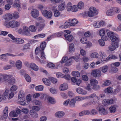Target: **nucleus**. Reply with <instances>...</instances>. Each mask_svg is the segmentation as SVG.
Masks as SVG:
<instances>
[{"instance_id": "f257e3e1", "label": "nucleus", "mask_w": 121, "mask_h": 121, "mask_svg": "<svg viewBox=\"0 0 121 121\" xmlns=\"http://www.w3.org/2000/svg\"><path fill=\"white\" fill-rule=\"evenodd\" d=\"M90 84L92 86V89L95 90H98L99 89L100 86L98 85L97 86L98 82L97 80L95 79H92L90 80Z\"/></svg>"}, {"instance_id": "f03ea898", "label": "nucleus", "mask_w": 121, "mask_h": 121, "mask_svg": "<svg viewBox=\"0 0 121 121\" xmlns=\"http://www.w3.org/2000/svg\"><path fill=\"white\" fill-rule=\"evenodd\" d=\"M91 74L95 78L100 77L102 75L100 70L97 69L92 70Z\"/></svg>"}, {"instance_id": "7ed1b4c3", "label": "nucleus", "mask_w": 121, "mask_h": 121, "mask_svg": "<svg viewBox=\"0 0 121 121\" xmlns=\"http://www.w3.org/2000/svg\"><path fill=\"white\" fill-rule=\"evenodd\" d=\"M98 110L99 114L102 115H106L108 113V111L102 106L99 107Z\"/></svg>"}, {"instance_id": "20e7f679", "label": "nucleus", "mask_w": 121, "mask_h": 121, "mask_svg": "<svg viewBox=\"0 0 121 121\" xmlns=\"http://www.w3.org/2000/svg\"><path fill=\"white\" fill-rule=\"evenodd\" d=\"M118 44L117 43L112 42L111 45L108 47V49L110 51H113L118 47Z\"/></svg>"}, {"instance_id": "39448f33", "label": "nucleus", "mask_w": 121, "mask_h": 121, "mask_svg": "<svg viewBox=\"0 0 121 121\" xmlns=\"http://www.w3.org/2000/svg\"><path fill=\"white\" fill-rule=\"evenodd\" d=\"M42 14L43 16L47 18H50L52 16V13L50 11L45 10L42 12Z\"/></svg>"}, {"instance_id": "423d86ee", "label": "nucleus", "mask_w": 121, "mask_h": 121, "mask_svg": "<svg viewBox=\"0 0 121 121\" xmlns=\"http://www.w3.org/2000/svg\"><path fill=\"white\" fill-rule=\"evenodd\" d=\"M10 27L14 28L17 27L19 26L20 25V23L17 21L15 20H13L9 22Z\"/></svg>"}, {"instance_id": "0eeeda50", "label": "nucleus", "mask_w": 121, "mask_h": 121, "mask_svg": "<svg viewBox=\"0 0 121 121\" xmlns=\"http://www.w3.org/2000/svg\"><path fill=\"white\" fill-rule=\"evenodd\" d=\"M31 16L33 17L36 18L39 16V12L38 10L36 9H33L31 11Z\"/></svg>"}, {"instance_id": "6e6552de", "label": "nucleus", "mask_w": 121, "mask_h": 121, "mask_svg": "<svg viewBox=\"0 0 121 121\" xmlns=\"http://www.w3.org/2000/svg\"><path fill=\"white\" fill-rule=\"evenodd\" d=\"M3 18L5 20L9 21L13 18L12 15L10 13L6 14L3 16Z\"/></svg>"}, {"instance_id": "1a4fd4ad", "label": "nucleus", "mask_w": 121, "mask_h": 121, "mask_svg": "<svg viewBox=\"0 0 121 121\" xmlns=\"http://www.w3.org/2000/svg\"><path fill=\"white\" fill-rule=\"evenodd\" d=\"M9 92V91L8 90H6L5 91L3 94L2 98L0 97V102L3 99L4 100H7Z\"/></svg>"}, {"instance_id": "9d476101", "label": "nucleus", "mask_w": 121, "mask_h": 121, "mask_svg": "<svg viewBox=\"0 0 121 121\" xmlns=\"http://www.w3.org/2000/svg\"><path fill=\"white\" fill-rule=\"evenodd\" d=\"M110 39L112 42H115L113 43H117V44H118L120 39L118 36L114 35Z\"/></svg>"}, {"instance_id": "9b49d317", "label": "nucleus", "mask_w": 121, "mask_h": 121, "mask_svg": "<svg viewBox=\"0 0 121 121\" xmlns=\"http://www.w3.org/2000/svg\"><path fill=\"white\" fill-rule=\"evenodd\" d=\"M28 29L27 27L26 26H24L22 31L26 35L29 36L30 34V32L28 30Z\"/></svg>"}, {"instance_id": "f8f14e48", "label": "nucleus", "mask_w": 121, "mask_h": 121, "mask_svg": "<svg viewBox=\"0 0 121 121\" xmlns=\"http://www.w3.org/2000/svg\"><path fill=\"white\" fill-rule=\"evenodd\" d=\"M2 80H3L5 82H8V81L9 79L12 77L11 75L6 74H2Z\"/></svg>"}, {"instance_id": "ddd939ff", "label": "nucleus", "mask_w": 121, "mask_h": 121, "mask_svg": "<svg viewBox=\"0 0 121 121\" xmlns=\"http://www.w3.org/2000/svg\"><path fill=\"white\" fill-rule=\"evenodd\" d=\"M76 91L78 93L82 95H85L87 93L86 91L80 87L77 88L76 89Z\"/></svg>"}, {"instance_id": "4468645a", "label": "nucleus", "mask_w": 121, "mask_h": 121, "mask_svg": "<svg viewBox=\"0 0 121 121\" xmlns=\"http://www.w3.org/2000/svg\"><path fill=\"white\" fill-rule=\"evenodd\" d=\"M35 24L37 28H38V30L39 31H41L44 28L45 26L44 24H41L37 22H36Z\"/></svg>"}, {"instance_id": "2eb2a0df", "label": "nucleus", "mask_w": 121, "mask_h": 121, "mask_svg": "<svg viewBox=\"0 0 121 121\" xmlns=\"http://www.w3.org/2000/svg\"><path fill=\"white\" fill-rule=\"evenodd\" d=\"M64 112L62 111H59L57 112L55 114V116L58 118H61L64 116Z\"/></svg>"}, {"instance_id": "dca6fc26", "label": "nucleus", "mask_w": 121, "mask_h": 121, "mask_svg": "<svg viewBox=\"0 0 121 121\" xmlns=\"http://www.w3.org/2000/svg\"><path fill=\"white\" fill-rule=\"evenodd\" d=\"M100 55L101 57V59L102 61H107L108 60V58L107 57L106 55L104 53H102V52H101Z\"/></svg>"}, {"instance_id": "f3484780", "label": "nucleus", "mask_w": 121, "mask_h": 121, "mask_svg": "<svg viewBox=\"0 0 121 121\" xmlns=\"http://www.w3.org/2000/svg\"><path fill=\"white\" fill-rule=\"evenodd\" d=\"M68 89L67 84L66 83H64L61 84L60 86V89L61 91H64Z\"/></svg>"}, {"instance_id": "a211bd4d", "label": "nucleus", "mask_w": 121, "mask_h": 121, "mask_svg": "<svg viewBox=\"0 0 121 121\" xmlns=\"http://www.w3.org/2000/svg\"><path fill=\"white\" fill-rule=\"evenodd\" d=\"M106 14L108 16H112L114 15L113 8H111L107 11Z\"/></svg>"}, {"instance_id": "6ab92c4d", "label": "nucleus", "mask_w": 121, "mask_h": 121, "mask_svg": "<svg viewBox=\"0 0 121 121\" xmlns=\"http://www.w3.org/2000/svg\"><path fill=\"white\" fill-rule=\"evenodd\" d=\"M64 36L66 39L69 42L71 41L73 39V38L72 35L65 34L64 35Z\"/></svg>"}, {"instance_id": "aec40b11", "label": "nucleus", "mask_w": 121, "mask_h": 121, "mask_svg": "<svg viewBox=\"0 0 121 121\" xmlns=\"http://www.w3.org/2000/svg\"><path fill=\"white\" fill-rule=\"evenodd\" d=\"M19 100H21L22 99H25V96L23 91H20L19 92L18 96Z\"/></svg>"}, {"instance_id": "412c9836", "label": "nucleus", "mask_w": 121, "mask_h": 121, "mask_svg": "<svg viewBox=\"0 0 121 121\" xmlns=\"http://www.w3.org/2000/svg\"><path fill=\"white\" fill-rule=\"evenodd\" d=\"M8 108L7 107H5L3 112V116L4 119H6L8 117Z\"/></svg>"}, {"instance_id": "4be33fe9", "label": "nucleus", "mask_w": 121, "mask_h": 121, "mask_svg": "<svg viewBox=\"0 0 121 121\" xmlns=\"http://www.w3.org/2000/svg\"><path fill=\"white\" fill-rule=\"evenodd\" d=\"M30 67L33 70L37 71L38 70L39 67L34 63H31L30 64Z\"/></svg>"}, {"instance_id": "5701e85b", "label": "nucleus", "mask_w": 121, "mask_h": 121, "mask_svg": "<svg viewBox=\"0 0 121 121\" xmlns=\"http://www.w3.org/2000/svg\"><path fill=\"white\" fill-rule=\"evenodd\" d=\"M117 107V106L116 105H113L110 107L109 108L110 112L111 113H114L115 112Z\"/></svg>"}, {"instance_id": "b1692460", "label": "nucleus", "mask_w": 121, "mask_h": 121, "mask_svg": "<svg viewBox=\"0 0 121 121\" xmlns=\"http://www.w3.org/2000/svg\"><path fill=\"white\" fill-rule=\"evenodd\" d=\"M15 41V43L17 44H22L24 43V40L23 39L18 38H16Z\"/></svg>"}, {"instance_id": "393cba45", "label": "nucleus", "mask_w": 121, "mask_h": 121, "mask_svg": "<svg viewBox=\"0 0 121 121\" xmlns=\"http://www.w3.org/2000/svg\"><path fill=\"white\" fill-rule=\"evenodd\" d=\"M22 62L19 60L17 61L16 63V65L17 68L18 69H21L22 66Z\"/></svg>"}, {"instance_id": "a878e982", "label": "nucleus", "mask_w": 121, "mask_h": 121, "mask_svg": "<svg viewBox=\"0 0 121 121\" xmlns=\"http://www.w3.org/2000/svg\"><path fill=\"white\" fill-rule=\"evenodd\" d=\"M65 7V4L63 3L60 4L58 6V9L60 11H62L64 10Z\"/></svg>"}, {"instance_id": "bb28decb", "label": "nucleus", "mask_w": 121, "mask_h": 121, "mask_svg": "<svg viewBox=\"0 0 121 121\" xmlns=\"http://www.w3.org/2000/svg\"><path fill=\"white\" fill-rule=\"evenodd\" d=\"M69 51L70 52H73L75 51L74 45L73 43L70 44L69 47Z\"/></svg>"}, {"instance_id": "cd10ccee", "label": "nucleus", "mask_w": 121, "mask_h": 121, "mask_svg": "<svg viewBox=\"0 0 121 121\" xmlns=\"http://www.w3.org/2000/svg\"><path fill=\"white\" fill-rule=\"evenodd\" d=\"M72 74L73 76L77 77L80 76L79 72L76 71H73L72 73Z\"/></svg>"}, {"instance_id": "c85d7f7f", "label": "nucleus", "mask_w": 121, "mask_h": 121, "mask_svg": "<svg viewBox=\"0 0 121 121\" xmlns=\"http://www.w3.org/2000/svg\"><path fill=\"white\" fill-rule=\"evenodd\" d=\"M43 81L44 84L46 85L49 86L51 85L49 80L46 78H43L42 79Z\"/></svg>"}, {"instance_id": "c756f323", "label": "nucleus", "mask_w": 121, "mask_h": 121, "mask_svg": "<svg viewBox=\"0 0 121 121\" xmlns=\"http://www.w3.org/2000/svg\"><path fill=\"white\" fill-rule=\"evenodd\" d=\"M30 114L31 116L34 118H35L38 117V114L35 112L30 111Z\"/></svg>"}, {"instance_id": "7c9ffc66", "label": "nucleus", "mask_w": 121, "mask_h": 121, "mask_svg": "<svg viewBox=\"0 0 121 121\" xmlns=\"http://www.w3.org/2000/svg\"><path fill=\"white\" fill-rule=\"evenodd\" d=\"M76 101L75 99H72L69 103V106L71 107L75 106Z\"/></svg>"}, {"instance_id": "2f4dec72", "label": "nucleus", "mask_w": 121, "mask_h": 121, "mask_svg": "<svg viewBox=\"0 0 121 121\" xmlns=\"http://www.w3.org/2000/svg\"><path fill=\"white\" fill-rule=\"evenodd\" d=\"M29 29L31 31L35 32L36 30V28L34 25H31L29 27Z\"/></svg>"}, {"instance_id": "473e14b6", "label": "nucleus", "mask_w": 121, "mask_h": 121, "mask_svg": "<svg viewBox=\"0 0 121 121\" xmlns=\"http://www.w3.org/2000/svg\"><path fill=\"white\" fill-rule=\"evenodd\" d=\"M78 8L81 9L83 8L84 7V4L83 2L82 1L79 2L78 5Z\"/></svg>"}, {"instance_id": "72a5a7b5", "label": "nucleus", "mask_w": 121, "mask_h": 121, "mask_svg": "<svg viewBox=\"0 0 121 121\" xmlns=\"http://www.w3.org/2000/svg\"><path fill=\"white\" fill-rule=\"evenodd\" d=\"M101 71L103 73H106L107 71L108 67L107 65L103 66L101 67Z\"/></svg>"}, {"instance_id": "f704fd0d", "label": "nucleus", "mask_w": 121, "mask_h": 121, "mask_svg": "<svg viewBox=\"0 0 121 121\" xmlns=\"http://www.w3.org/2000/svg\"><path fill=\"white\" fill-rule=\"evenodd\" d=\"M114 14L116 13H118L120 11V9L117 7H112Z\"/></svg>"}, {"instance_id": "c9c22d12", "label": "nucleus", "mask_w": 121, "mask_h": 121, "mask_svg": "<svg viewBox=\"0 0 121 121\" xmlns=\"http://www.w3.org/2000/svg\"><path fill=\"white\" fill-rule=\"evenodd\" d=\"M9 91V90H8ZM9 93L8 94L7 98V99L9 100L12 98L14 96V93L13 92H11L9 93Z\"/></svg>"}, {"instance_id": "e433bc0d", "label": "nucleus", "mask_w": 121, "mask_h": 121, "mask_svg": "<svg viewBox=\"0 0 121 121\" xmlns=\"http://www.w3.org/2000/svg\"><path fill=\"white\" fill-rule=\"evenodd\" d=\"M48 100L50 103L52 104H54L56 103L54 99L52 97H48Z\"/></svg>"}, {"instance_id": "4c0bfd02", "label": "nucleus", "mask_w": 121, "mask_h": 121, "mask_svg": "<svg viewBox=\"0 0 121 121\" xmlns=\"http://www.w3.org/2000/svg\"><path fill=\"white\" fill-rule=\"evenodd\" d=\"M43 86L42 85H39L35 87V89L36 91H42L43 90Z\"/></svg>"}, {"instance_id": "58836bf2", "label": "nucleus", "mask_w": 121, "mask_h": 121, "mask_svg": "<svg viewBox=\"0 0 121 121\" xmlns=\"http://www.w3.org/2000/svg\"><path fill=\"white\" fill-rule=\"evenodd\" d=\"M16 112L15 111L11 112L9 113V115L11 117H16L17 116V115Z\"/></svg>"}, {"instance_id": "ea45409f", "label": "nucleus", "mask_w": 121, "mask_h": 121, "mask_svg": "<svg viewBox=\"0 0 121 121\" xmlns=\"http://www.w3.org/2000/svg\"><path fill=\"white\" fill-rule=\"evenodd\" d=\"M13 17L14 19H17L19 17V13L17 12H14L13 14Z\"/></svg>"}, {"instance_id": "a19ab883", "label": "nucleus", "mask_w": 121, "mask_h": 121, "mask_svg": "<svg viewBox=\"0 0 121 121\" xmlns=\"http://www.w3.org/2000/svg\"><path fill=\"white\" fill-rule=\"evenodd\" d=\"M105 91L108 93H111L113 91V88L111 87H109L105 89Z\"/></svg>"}, {"instance_id": "79ce46f5", "label": "nucleus", "mask_w": 121, "mask_h": 121, "mask_svg": "<svg viewBox=\"0 0 121 121\" xmlns=\"http://www.w3.org/2000/svg\"><path fill=\"white\" fill-rule=\"evenodd\" d=\"M54 15L56 17H58L60 15V13L59 11L57 10H54Z\"/></svg>"}, {"instance_id": "37998d69", "label": "nucleus", "mask_w": 121, "mask_h": 121, "mask_svg": "<svg viewBox=\"0 0 121 121\" xmlns=\"http://www.w3.org/2000/svg\"><path fill=\"white\" fill-rule=\"evenodd\" d=\"M55 65L53 63L51 62L49 63L47 65L48 67L52 69H55Z\"/></svg>"}, {"instance_id": "c03bdc74", "label": "nucleus", "mask_w": 121, "mask_h": 121, "mask_svg": "<svg viewBox=\"0 0 121 121\" xmlns=\"http://www.w3.org/2000/svg\"><path fill=\"white\" fill-rule=\"evenodd\" d=\"M46 43L45 42H43L40 45V47L42 49L41 51H43L44 48L46 47Z\"/></svg>"}, {"instance_id": "a18cd8bd", "label": "nucleus", "mask_w": 121, "mask_h": 121, "mask_svg": "<svg viewBox=\"0 0 121 121\" xmlns=\"http://www.w3.org/2000/svg\"><path fill=\"white\" fill-rule=\"evenodd\" d=\"M72 6L71 3L70 2L67 5V11H71Z\"/></svg>"}, {"instance_id": "49530a36", "label": "nucleus", "mask_w": 121, "mask_h": 121, "mask_svg": "<svg viewBox=\"0 0 121 121\" xmlns=\"http://www.w3.org/2000/svg\"><path fill=\"white\" fill-rule=\"evenodd\" d=\"M20 102V104L22 105H26L27 104V101L25 99H22L21 100H19Z\"/></svg>"}, {"instance_id": "de8ad7c7", "label": "nucleus", "mask_w": 121, "mask_h": 121, "mask_svg": "<svg viewBox=\"0 0 121 121\" xmlns=\"http://www.w3.org/2000/svg\"><path fill=\"white\" fill-rule=\"evenodd\" d=\"M99 56V54L96 52L92 53L91 56V57L92 58H96L98 57Z\"/></svg>"}, {"instance_id": "09e8293b", "label": "nucleus", "mask_w": 121, "mask_h": 121, "mask_svg": "<svg viewBox=\"0 0 121 121\" xmlns=\"http://www.w3.org/2000/svg\"><path fill=\"white\" fill-rule=\"evenodd\" d=\"M25 77L26 80L28 82H30L31 81V78L30 76L27 74L25 75Z\"/></svg>"}, {"instance_id": "8fccbe9b", "label": "nucleus", "mask_w": 121, "mask_h": 121, "mask_svg": "<svg viewBox=\"0 0 121 121\" xmlns=\"http://www.w3.org/2000/svg\"><path fill=\"white\" fill-rule=\"evenodd\" d=\"M16 56L15 55H14L13 54L9 53H6L5 54H3L2 55L0 56H2L1 57L2 58H3L5 56Z\"/></svg>"}, {"instance_id": "3c124183", "label": "nucleus", "mask_w": 121, "mask_h": 121, "mask_svg": "<svg viewBox=\"0 0 121 121\" xmlns=\"http://www.w3.org/2000/svg\"><path fill=\"white\" fill-rule=\"evenodd\" d=\"M18 89V87L17 86L14 85L13 86L10 88V91H16Z\"/></svg>"}, {"instance_id": "603ef678", "label": "nucleus", "mask_w": 121, "mask_h": 121, "mask_svg": "<svg viewBox=\"0 0 121 121\" xmlns=\"http://www.w3.org/2000/svg\"><path fill=\"white\" fill-rule=\"evenodd\" d=\"M71 22L72 26H75V25L77 24L78 22L75 19H73L72 20H71Z\"/></svg>"}, {"instance_id": "864d4df0", "label": "nucleus", "mask_w": 121, "mask_h": 121, "mask_svg": "<svg viewBox=\"0 0 121 121\" xmlns=\"http://www.w3.org/2000/svg\"><path fill=\"white\" fill-rule=\"evenodd\" d=\"M29 43H27L25 44L23 48L22 49L23 51L26 50L27 49H29L30 46Z\"/></svg>"}, {"instance_id": "5fc2aeb1", "label": "nucleus", "mask_w": 121, "mask_h": 121, "mask_svg": "<svg viewBox=\"0 0 121 121\" xmlns=\"http://www.w3.org/2000/svg\"><path fill=\"white\" fill-rule=\"evenodd\" d=\"M80 41L82 43L87 44V43L88 41L86 39L85 37H83L81 38Z\"/></svg>"}, {"instance_id": "6e6d98bb", "label": "nucleus", "mask_w": 121, "mask_h": 121, "mask_svg": "<svg viewBox=\"0 0 121 121\" xmlns=\"http://www.w3.org/2000/svg\"><path fill=\"white\" fill-rule=\"evenodd\" d=\"M90 114L93 115H95L98 114L97 111L95 109H92L90 111Z\"/></svg>"}, {"instance_id": "4d7b16f0", "label": "nucleus", "mask_w": 121, "mask_h": 121, "mask_svg": "<svg viewBox=\"0 0 121 121\" xmlns=\"http://www.w3.org/2000/svg\"><path fill=\"white\" fill-rule=\"evenodd\" d=\"M45 36V35L44 34H38L34 37V38H36L39 37H40L43 38Z\"/></svg>"}, {"instance_id": "13d9d810", "label": "nucleus", "mask_w": 121, "mask_h": 121, "mask_svg": "<svg viewBox=\"0 0 121 121\" xmlns=\"http://www.w3.org/2000/svg\"><path fill=\"white\" fill-rule=\"evenodd\" d=\"M100 45L101 46H103L105 45V43L104 41L102 39H100L98 41Z\"/></svg>"}, {"instance_id": "bf43d9fd", "label": "nucleus", "mask_w": 121, "mask_h": 121, "mask_svg": "<svg viewBox=\"0 0 121 121\" xmlns=\"http://www.w3.org/2000/svg\"><path fill=\"white\" fill-rule=\"evenodd\" d=\"M105 30L103 29H101L99 30V34L101 36H103L105 34Z\"/></svg>"}, {"instance_id": "052dcab7", "label": "nucleus", "mask_w": 121, "mask_h": 121, "mask_svg": "<svg viewBox=\"0 0 121 121\" xmlns=\"http://www.w3.org/2000/svg\"><path fill=\"white\" fill-rule=\"evenodd\" d=\"M104 101L105 102L106 101L107 104H113L114 103V101L112 99L106 100H105V101L103 100V102H104Z\"/></svg>"}, {"instance_id": "680f3d73", "label": "nucleus", "mask_w": 121, "mask_h": 121, "mask_svg": "<svg viewBox=\"0 0 121 121\" xmlns=\"http://www.w3.org/2000/svg\"><path fill=\"white\" fill-rule=\"evenodd\" d=\"M90 12H92L95 14L96 11V9L95 8L93 7H91L90 8Z\"/></svg>"}, {"instance_id": "e2e57ef3", "label": "nucleus", "mask_w": 121, "mask_h": 121, "mask_svg": "<svg viewBox=\"0 0 121 121\" xmlns=\"http://www.w3.org/2000/svg\"><path fill=\"white\" fill-rule=\"evenodd\" d=\"M50 91L53 94H56L57 92V90L54 88H50Z\"/></svg>"}, {"instance_id": "0e129e2a", "label": "nucleus", "mask_w": 121, "mask_h": 121, "mask_svg": "<svg viewBox=\"0 0 121 121\" xmlns=\"http://www.w3.org/2000/svg\"><path fill=\"white\" fill-rule=\"evenodd\" d=\"M49 80L53 83H56L57 82V80L55 78L52 77H50L49 78Z\"/></svg>"}, {"instance_id": "69168bd1", "label": "nucleus", "mask_w": 121, "mask_h": 121, "mask_svg": "<svg viewBox=\"0 0 121 121\" xmlns=\"http://www.w3.org/2000/svg\"><path fill=\"white\" fill-rule=\"evenodd\" d=\"M71 11L73 12H76L78 11V9L76 5H74L72 7Z\"/></svg>"}, {"instance_id": "338daca9", "label": "nucleus", "mask_w": 121, "mask_h": 121, "mask_svg": "<svg viewBox=\"0 0 121 121\" xmlns=\"http://www.w3.org/2000/svg\"><path fill=\"white\" fill-rule=\"evenodd\" d=\"M82 79L83 80L87 81L88 80V76L86 75H83L82 76Z\"/></svg>"}, {"instance_id": "774afa93", "label": "nucleus", "mask_w": 121, "mask_h": 121, "mask_svg": "<svg viewBox=\"0 0 121 121\" xmlns=\"http://www.w3.org/2000/svg\"><path fill=\"white\" fill-rule=\"evenodd\" d=\"M47 120V117L45 116L41 117L39 119L40 121H46Z\"/></svg>"}]
</instances>
